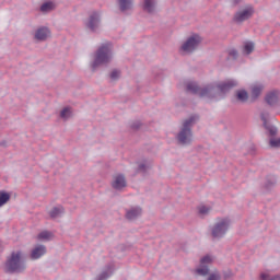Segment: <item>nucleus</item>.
I'll return each instance as SVG.
<instances>
[{
	"label": "nucleus",
	"mask_w": 280,
	"mask_h": 280,
	"mask_svg": "<svg viewBox=\"0 0 280 280\" xmlns=\"http://www.w3.org/2000/svg\"><path fill=\"white\" fill-rule=\"evenodd\" d=\"M237 84V81L233 79L222 82L208 83L202 88L196 82H188L186 84V91L187 93H191V95H198L199 97L218 100V97H224L226 93L233 91V89H235Z\"/></svg>",
	"instance_id": "f257e3e1"
},
{
	"label": "nucleus",
	"mask_w": 280,
	"mask_h": 280,
	"mask_svg": "<svg viewBox=\"0 0 280 280\" xmlns=\"http://www.w3.org/2000/svg\"><path fill=\"white\" fill-rule=\"evenodd\" d=\"M200 116L191 115L189 118L183 120L176 141L178 145H191L194 143V126L198 124Z\"/></svg>",
	"instance_id": "f03ea898"
},
{
	"label": "nucleus",
	"mask_w": 280,
	"mask_h": 280,
	"mask_svg": "<svg viewBox=\"0 0 280 280\" xmlns=\"http://www.w3.org/2000/svg\"><path fill=\"white\" fill-rule=\"evenodd\" d=\"M113 62V43L106 42L102 44L94 54V61L92 62V71L97 67L110 65Z\"/></svg>",
	"instance_id": "7ed1b4c3"
},
{
	"label": "nucleus",
	"mask_w": 280,
	"mask_h": 280,
	"mask_svg": "<svg viewBox=\"0 0 280 280\" xmlns=\"http://www.w3.org/2000/svg\"><path fill=\"white\" fill-rule=\"evenodd\" d=\"M5 272L9 275L20 273L25 270V262L23 261V253L21 250L12 252L5 261Z\"/></svg>",
	"instance_id": "20e7f679"
},
{
	"label": "nucleus",
	"mask_w": 280,
	"mask_h": 280,
	"mask_svg": "<svg viewBox=\"0 0 280 280\" xmlns=\"http://www.w3.org/2000/svg\"><path fill=\"white\" fill-rule=\"evenodd\" d=\"M269 117H270V113H268V112H262L260 114V119L262 121V126H264L265 130H267L269 137H271L269 139V147L273 148L275 150H279L280 138H275V137H277V132H279V130L277 129V127H275L273 125H271L268 121Z\"/></svg>",
	"instance_id": "39448f33"
},
{
	"label": "nucleus",
	"mask_w": 280,
	"mask_h": 280,
	"mask_svg": "<svg viewBox=\"0 0 280 280\" xmlns=\"http://www.w3.org/2000/svg\"><path fill=\"white\" fill-rule=\"evenodd\" d=\"M231 229V218L225 217L219 219L210 229L212 240H222Z\"/></svg>",
	"instance_id": "423d86ee"
},
{
	"label": "nucleus",
	"mask_w": 280,
	"mask_h": 280,
	"mask_svg": "<svg viewBox=\"0 0 280 280\" xmlns=\"http://www.w3.org/2000/svg\"><path fill=\"white\" fill-rule=\"evenodd\" d=\"M200 43H202V37H200L198 34H194L187 38V40L182 45L180 49L186 54H194V51L200 47Z\"/></svg>",
	"instance_id": "0eeeda50"
},
{
	"label": "nucleus",
	"mask_w": 280,
	"mask_h": 280,
	"mask_svg": "<svg viewBox=\"0 0 280 280\" xmlns=\"http://www.w3.org/2000/svg\"><path fill=\"white\" fill-rule=\"evenodd\" d=\"M253 14H255V8L247 4L244 9H241L234 13L233 21L234 23H244L245 21L253 19Z\"/></svg>",
	"instance_id": "6e6552de"
},
{
	"label": "nucleus",
	"mask_w": 280,
	"mask_h": 280,
	"mask_svg": "<svg viewBox=\"0 0 280 280\" xmlns=\"http://www.w3.org/2000/svg\"><path fill=\"white\" fill-rule=\"evenodd\" d=\"M102 19L100 16V12L93 11L91 15L89 16L88 22L85 23L86 28L91 30V32H96L97 27H100Z\"/></svg>",
	"instance_id": "1a4fd4ad"
},
{
	"label": "nucleus",
	"mask_w": 280,
	"mask_h": 280,
	"mask_svg": "<svg viewBox=\"0 0 280 280\" xmlns=\"http://www.w3.org/2000/svg\"><path fill=\"white\" fill-rule=\"evenodd\" d=\"M51 36V30L47 26H40L36 30V42L45 43Z\"/></svg>",
	"instance_id": "9d476101"
},
{
	"label": "nucleus",
	"mask_w": 280,
	"mask_h": 280,
	"mask_svg": "<svg viewBox=\"0 0 280 280\" xmlns=\"http://www.w3.org/2000/svg\"><path fill=\"white\" fill-rule=\"evenodd\" d=\"M127 185L126 176L124 174L116 175L112 183L113 189H116L117 191H120V189H124Z\"/></svg>",
	"instance_id": "9b49d317"
},
{
	"label": "nucleus",
	"mask_w": 280,
	"mask_h": 280,
	"mask_svg": "<svg viewBox=\"0 0 280 280\" xmlns=\"http://www.w3.org/2000/svg\"><path fill=\"white\" fill-rule=\"evenodd\" d=\"M141 213H143V209H141V207L131 208V209L127 210L126 219L127 220H137V218H139L141 215Z\"/></svg>",
	"instance_id": "f8f14e48"
},
{
	"label": "nucleus",
	"mask_w": 280,
	"mask_h": 280,
	"mask_svg": "<svg viewBox=\"0 0 280 280\" xmlns=\"http://www.w3.org/2000/svg\"><path fill=\"white\" fill-rule=\"evenodd\" d=\"M265 102L268 104V106H277L279 104V94L277 92H269L265 96Z\"/></svg>",
	"instance_id": "ddd939ff"
},
{
	"label": "nucleus",
	"mask_w": 280,
	"mask_h": 280,
	"mask_svg": "<svg viewBox=\"0 0 280 280\" xmlns=\"http://www.w3.org/2000/svg\"><path fill=\"white\" fill-rule=\"evenodd\" d=\"M54 10H56V3L52 1L44 2L39 8V12L43 14H49V12H54Z\"/></svg>",
	"instance_id": "4468645a"
},
{
	"label": "nucleus",
	"mask_w": 280,
	"mask_h": 280,
	"mask_svg": "<svg viewBox=\"0 0 280 280\" xmlns=\"http://www.w3.org/2000/svg\"><path fill=\"white\" fill-rule=\"evenodd\" d=\"M261 91H264V85H254L252 88L250 102H257L259 100V95H261Z\"/></svg>",
	"instance_id": "2eb2a0df"
},
{
	"label": "nucleus",
	"mask_w": 280,
	"mask_h": 280,
	"mask_svg": "<svg viewBox=\"0 0 280 280\" xmlns=\"http://www.w3.org/2000/svg\"><path fill=\"white\" fill-rule=\"evenodd\" d=\"M118 5L120 12H128V10H132L133 0H118Z\"/></svg>",
	"instance_id": "dca6fc26"
},
{
	"label": "nucleus",
	"mask_w": 280,
	"mask_h": 280,
	"mask_svg": "<svg viewBox=\"0 0 280 280\" xmlns=\"http://www.w3.org/2000/svg\"><path fill=\"white\" fill-rule=\"evenodd\" d=\"M156 8V1L154 0H144L142 10L144 12H148V14H152L154 12V9Z\"/></svg>",
	"instance_id": "f3484780"
},
{
	"label": "nucleus",
	"mask_w": 280,
	"mask_h": 280,
	"mask_svg": "<svg viewBox=\"0 0 280 280\" xmlns=\"http://www.w3.org/2000/svg\"><path fill=\"white\" fill-rule=\"evenodd\" d=\"M37 240H39V242H51V240H54V233L49 232L47 230L42 231L38 235H37Z\"/></svg>",
	"instance_id": "a211bd4d"
},
{
	"label": "nucleus",
	"mask_w": 280,
	"mask_h": 280,
	"mask_svg": "<svg viewBox=\"0 0 280 280\" xmlns=\"http://www.w3.org/2000/svg\"><path fill=\"white\" fill-rule=\"evenodd\" d=\"M62 213H65V208L62 206L54 207L49 211V217L51 218V220H56V218H60V215H62Z\"/></svg>",
	"instance_id": "6ab92c4d"
},
{
	"label": "nucleus",
	"mask_w": 280,
	"mask_h": 280,
	"mask_svg": "<svg viewBox=\"0 0 280 280\" xmlns=\"http://www.w3.org/2000/svg\"><path fill=\"white\" fill-rule=\"evenodd\" d=\"M236 100L242 104H246L248 102V92L246 90H238L236 92Z\"/></svg>",
	"instance_id": "aec40b11"
},
{
	"label": "nucleus",
	"mask_w": 280,
	"mask_h": 280,
	"mask_svg": "<svg viewBox=\"0 0 280 280\" xmlns=\"http://www.w3.org/2000/svg\"><path fill=\"white\" fill-rule=\"evenodd\" d=\"M114 270H115V269H114L113 265H108V266L106 267V270L103 271V272L97 277V280H106V279H108V278L113 275Z\"/></svg>",
	"instance_id": "412c9836"
},
{
	"label": "nucleus",
	"mask_w": 280,
	"mask_h": 280,
	"mask_svg": "<svg viewBox=\"0 0 280 280\" xmlns=\"http://www.w3.org/2000/svg\"><path fill=\"white\" fill-rule=\"evenodd\" d=\"M11 195L5 190H0V207L8 205L10 202Z\"/></svg>",
	"instance_id": "4be33fe9"
},
{
	"label": "nucleus",
	"mask_w": 280,
	"mask_h": 280,
	"mask_svg": "<svg viewBox=\"0 0 280 280\" xmlns=\"http://www.w3.org/2000/svg\"><path fill=\"white\" fill-rule=\"evenodd\" d=\"M277 185V177L269 175L266 178L265 188L266 189H272Z\"/></svg>",
	"instance_id": "5701e85b"
},
{
	"label": "nucleus",
	"mask_w": 280,
	"mask_h": 280,
	"mask_svg": "<svg viewBox=\"0 0 280 280\" xmlns=\"http://www.w3.org/2000/svg\"><path fill=\"white\" fill-rule=\"evenodd\" d=\"M44 255H47V246L37 244L36 245V259H40Z\"/></svg>",
	"instance_id": "b1692460"
},
{
	"label": "nucleus",
	"mask_w": 280,
	"mask_h": 280,
	"mask_svg": "<svg viewBox=\"0 0 280 280\" xmlns=\"http://www.w3.org/2000/svg\"><path fill=\"white\" fill-rule=\"evenodd\" d=\"M121 78V70L119 69H113L112 72L109 73V79L112 82H117Z\"/></svg>",
	"instance_id": "393cba45"
},
{
	"label": "nucleus",
	"mask_w": 280,
	"mask_h": 280,
	"mask_svg": "<svg viewBox=\"0 0 280 280\" xmlns=\"http://www.w3.org/2000/svg\"><path fill=\"white\" fill-rule=\"evenodd\" d=\"M244 51H245L246 56H250V52L255 51V44L253 42H247L244 45Z\"/></svg>",
	"instance_id": "a878e982"
},
{
	"label": "nucleus",
	"mask_w": 280,
	"mask_h": 280,
	"mask_svg": "<svg viewBox=\"0 0 280 280\" xmlns=\"http://www.w3.org/2000/svg\"><path fill=\"white\" fill-rule=\"evenodd\" d=\"M196 272L197 275H201V277H207V275H209V266L201 265V268H198Z\"/></svg>",
	"instance_id": "bb28decb"
},
{
	"label": "nucleus",
	"mask_w": 280,
	"mask_h": 280,
	"mask_svg": "<svg viewBox=\"0 0 280 280\" xmlns=\"http://www.w3.org/2000/svg\"><path fill=\"white\" fill-rule=\"evenodd\" d=\"M60 117H61V119H69V117H71V107H65L60 112Z\"/></svg>",
	"instance_id": "cd10ccee"
},
{
	"label": "nucleus",
	"mask_w": 280,
	"mask_h": 280,
	"mask_svg": "<svg viewBox=\"0 0 280 280\" xmlns=\"http://www.w3.org/2000/svg\"><path fill=\"white\" fill-rule=\"evenodd\" d=\"M230 58H233L234 60H237V57L240 56V52H237V49L233 48L229 50Z\"/></svg>",
	"instance_id": "c85d7f7f"
},
{
	"label": "nucleus",
	"mask_w": 280,
	"mask_h": 280,
	"mask_svg": "<svg viewBox=\"0 0 280 280\" xmlns=\"http://www.w3.org/2000/svg\"><path fill=\"white\" fill-rule=\"evenodd\" d=\"M141 121H139V120H136V121H133L131 125H130V128H131V130H139V128H141Z\"/></svg>",
	"instance_id": "c756f323"
},
{
	"label": "nucleus",
	"mask_w": 280,
	"mask_h": 280,
	"mask_svg": "<svg viewBox=\"0 0 280 280\" xmlns=\"http://www.w3.org/2000/svg\"><path fill=\"white\" fill-rule=\"evenodd\" d=\"M208 280H222V276H220L218 272H214L208 277Z\"/></svg>",
	"instance_id": "7c9ffc66"
},
{
	"label": "nucleus",
	"mask_w": 280,
	"mask_h": 280,
	"mask_svg": "<svg viewBox=\"0 0 280 280\" xmlns=\"http://www.w3.org/2000/svg\"><path fill=\"white\" fill-rule=\"evenodd\" d=\"M137 172H142L143 174H145L148 172V165L143 163L139 164Z\"/></svg>",
	"instance_id": "2f4dec72"
},
{
	"label": "nucleus",
	"mask_w": 280,
	"mask_h": 280,
	"mask_svg": "<svg viewBox=\"0 0 280 280\" xmlns=\"http://www.w3.org/2000/svg\"><path fill=\"white\" fill-rule=\"evenodd\" d=\"M200 264H201V265L211 264V256H205V257H202L201 260H200Z\"/></svg>",
	"instance_id": "473e14b6"
},
{
	"label": "nucleus",
	"mask_w": 280,
	"mask_h": 280,
	"mask_svg": "<svg viewBox=\"0 0 280 280\" xmlns=\"http://www.w3.org/2000/svg\"><path fill=\"white\" fill-rule=\"evenodd\" d=\"M233 277V272L232 271H223V279L224 280H229Z\"/></svg>",
	"instance_id": "72a5a7b5"
},
{
	"label": "nucleus",
	"mask_w": 280,
	"mask_h": 280,
	"mask_svg": "<svg viewBox=\"0 0 280 280\" xmlns=\"http://www.w3.org/2000/svg\"><path fill=\"white\" fill-rule=\"evenodd\" d=\"M199 213H201V215H205V214L209 213V208H207V206H202L199 209Z\"/></svg>",
	"instance_id": "f704fd0d"
},
{
	"label": "nucleus",
	"mask_w": 280,
	"mask_h": 280,
	"mask_svg": "<svg viewBox=\"0 0 280 280\" xmlns=\"http://www.w3.org/2000/svg\"><path fill=\"white\" fill-rule=\"evenodd\" d=\"M31 259H36V247H33L31 252Z\"/></svg>",
	"instance_id": "c9c22d12"
},
{
	"label": "nucleus",
	"mask_w": 280,
	"mask_h": 280,
	"mask_svg": "<svg viewBox=\"0 0 280 280\" xmlns=\"http://www.w3.org/2000/svg\"><path fill=\"white\" fill-rule=\"evenodd\" d=\"M243 0H232L233 8H237Z\"/></svg>",
	"instance_id": "e433bc0d"
},
{
	"label": "nucleus",
	"mask_w": 280,
	"mask_h": 280,
	"mask_svg": "<svg viewBox=\"0 0 280 280\" xmlns=\"http://www.w3.org/2000/svg\"><path fill=\"white\" fill-rule=\"evenodd\" d=\"M0 145H1V148H8V141L2 140V141L0 142Z\"/></svg>",
	"instance_id": "4c0bfd02"
},
{
	"label": "nucleus",
	"mask_w": 280,
	"mask_h": 280,
	"mask_svg": "<svg viewBox=\"0 0 280 280\" xmlns=\"http://www.w3.org/2000/svg\"><path fill=\"white\" fill-rule=\"evenodd\" d=\"M260 280H268V275L261 273L260 275Z\"/></svg>",
	"instance_id": "58836bf2"
},
{
	"label": "nucleus",
	"mask_w": 280,
	"mask_h": 280,
	"mask_svg": "<svg viewBox=\"0 0 280 280\" xmlns=\"http://www.w3.org/2000/svg\"><path fill=\"white\" fill-rule=\"evenodd\" d=\"M270 280H280V276H273Z\"/></svg>",
	"instance_id": "ea45409f"
},
{
	"label": "nucleus",
	"mask_w": 280,
	"mask_h": 280,
	"mask_svg": "<svg viewBox=\"0 0 280 280\" xmlns=\"http://www.w3.org/2000/svg\"><path fill=\"white\" fill-rule=\"evenodd\" d=\"M33 37L36 38V33L33 34Z\"/></svg>",
	"instance_id": "a19ab883"
}]
</instances>
